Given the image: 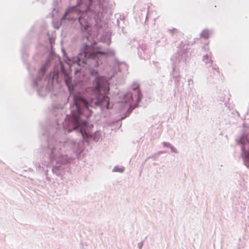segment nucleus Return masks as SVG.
Listing matches in <instances>:
<instances>
[{"label": "nucleus", "instance_id": "f257e3e1", "mask_svg": "<svg viewBox=\"0 0 249 249\" xmlns=\"http://www.w3.org/2000/svg\"><path fill=\"white\" fill-rule=\"evenodd\" d=\"M93 84L94 87L86 89L87 93H90L95 97V99L91 98L89 103L80 95L73 96L75 107L71 111V116L69 118L72 124L73 130L81 125H86L87 124L86 121L81 119L82 116L84 115L83 111L88 112L85 115L89 117L90 115V107L101 105L103 107L109 108V98L107 96L109 91L108 83L103 77H98L93 82Z\"/></svg>", "mask_w": 249, "mask_h": 249}, {"label": "nucleus", "instance_id": "9d476101", "mask_svg": "<svg viewBox=\"0 0 249 249\" xmlns=\"http://www.w3.org/2000/svg\"><path fill=\"white\" fill-rule=\"evenodd\" d=\"M71 130H69L68 131V132H71Z\"/></svg>", "mask_w": 249, "mask_h": 249}, {"label": "nucleus", "instance_id": "423d86ee", "mask_svg": "<svg viewBox=\"0 0 249 249\" xmlns=\"http://www.w3.org/2000/svg\"><path fill=\"white\" fill-rule=\"evenodd\" d=\"M207 60V61H206V63H210L211 64L212 63V60H211V54H207L206 56L203 57V61L204 60V58H205Z\"/></svg>", "mask_w": 249, "mask_h": 249}, {"label": "nucleus", "instance_id": "6e6552de", "mask_svg": "<svg viewBox=\"0 0 249 249\" xmlns=\"http://www.w3.org/2000/svg\"><path fill=\"white\" fill-rule=\"evenodd\" d=\"M210 35V33L208 30L203 31V38H208Z\"/></svg>", "mask_w": 249, "mask_h": 249}, {"label": "nucleus", "instance_id": "1a4fd4ad", "mask_svg": "<svg viewBox=\"0 0 249 249\" xmlns=\"http://www.w3.org/2000/svg\"><path fill=\"white\" fill-rule=\"evenodd\" d=\"M80 132L81 133V134L82 135V137H84V132H83V131L82 129H81L80 130Z\"/></svg>", "mask_w": 249, "mask_h": 249}, {"label": "nucleus", "instance_id": "20e7f679", "mask_svg": "<svg viewBox=\"0 0 249 249\" xmlns=\"http://www.w3.org/2000/svg\"><path fill=\"white\" fill-rule=\"evenodd\" d=\"M89 10V6H87L85 9L80 11V13H82V15L79 18V21L82 26V30H86L89 27V22L87 18Z\"/></svg>", "mask_w": 249, "mask_h": 249}, {"label": "nucleus", "instance_id": "9b49d317", "mask_svg": "<svg viewBox=\"0 0 249 249\" xmlns=\"http://www.w3.org/2000/svg\"><path fill=\"white\" fill-rule=\"evenodd\" d=\"M120 171H121V172H123V170L122 169V170H120Z\"/></svg>", "mask_w": 249, "mask_h": 249}, {"label": "nucleus", "instance_id": "0eeeda50", "mask_svg": "<svg viewBox=\"0 0 249 249\" xmlns=\"http://www.w3.org/2000/svg\"><path fill=\"white\" fill-rule=\"evenodd\" d=\"M134 90L135 91H136V92L138 94V99H137L138 101H140L141 100L142 97V95L141 93L140 89L138 88L134 89Z\"/></svg>", "mask_w": 249, "mask_h": 249}, {"label": "nucleus", "instance_id": "f03ea898", "mask_svg": "<svg viewBox=\"0 0 249 249\" xmlns=\"http://www.w3.org/2000/svg\"><path fill=\"white\" fill-rule=\"evenodd\" d=\"M93 48L94 51L89 54L88 56L87 53L85 51H84L80 53L76 58H75L73 60V62L76 63L78 66H84L86 63L87 60L89 58H91L93 59H96L99 58V56L101 55H107L108 54H113V52L110 50L107 51H102L101 47H95Z\"/></svg>", "mask_w": 249, "mask_h": 249}, {"label": "nucleus", "instance_id": "7ed1b4c3", "mask_svg": "<svg viewBox=\"0 0 249 249\" xmlns=\"http://www.w3.org/2000/svg\"><path fill=\"white\" fill-rule=\"evenodd\" d=\"M240 142L242 144L243 158L245 164L249 166V141L247 136H243L240 139Z\"/></svg>", "mask_w": 249, "mask_h": 249}, {"label": "nucleus", "instance_id": "39448f33", "mask_svg": "<svg viewBox=\"0 0 249 249\" xmlns=\"http://www.w3.org/2000/svg\"><path fill=\"white\" fill-rule=\"evenodd\" d=\"M71 78H70V77H68L66 79V85L68 86L69 91H70L71 93V91L73 89L72 88H71Z\"/></svg>", "mask_w": 249, "mask_h": 249}]
</instances>
